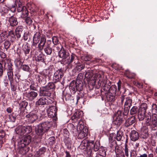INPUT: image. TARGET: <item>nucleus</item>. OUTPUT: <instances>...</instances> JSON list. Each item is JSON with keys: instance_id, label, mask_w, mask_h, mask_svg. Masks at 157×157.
<instances>
[{"instance_id": "f257e3e1", "label": "nucleus", "mask_w": 157, "mask_h": 157, "mask_svg": "<svg viewBox=\"0 0 157 157\" xmlns=\"http://www.w3.org/2000/svg\"><path fill=\"white\" fill-rule=\"evenodd\" d=\"M52 121H47L39 124L35 128L36 134L39 135H43L45 132H47L51 127Z\"/></svg>"}, {"instance_id": "f03ea898", "label": "nucleus", "mask_w": 157, "mask_h": 157, "mask_svg": "<svg viewBox=\"0 0 157 157\" xmlns=\"http://www.w3.org/2000/svg\"><path fill=\"white\" fill-rule=\"evenodd\" d=\"M130 108H124V112L122 113L121 110H118L114 114V123L117 126H120L124 121L123 117L124 116H127L128 114Z\"/></svg>"}, {"instance_id": "7ed1b4c3", "label": "nucleus", "mask_w": 157, "mask_h": 157, "mask_svg": "<svg viewBox=\"0 0 157 157\" xmlns=\"http://www.w3.org/2000/svg\"><path fill=\"white\" fill-rule=\"evenodd\" d=\"M3 63H4V70L6 69L7 71L8 78L11 84L13 79V74L12 71V65L10 59H5Z\"/></svg>"}, {"instance_id": "20e7f679", "label": "nucleus", "mask_w": 157, "mask_h": 157, "mask_svg": "<svg viewBox=\"0 0 157 157\" xmlns=\"http://www.w3.org/2000/svg\"><path fill=\"white\" fill-rule=\"evenodd\" d=\"M147 107V104L146 103H143L138 109V117L140 121H142L144 119Z\"/></svg>"}, {"instance_id": "39448f33", "label": "nucleus", "mask_w": 157, "mask_h": 157, "mask_svg": "<svg viewBox=\"0 0 157 157\" xmlns=\"http://www.w3.org/2000/svg\"><path fill=\"white\" fill-rule=\"evenodd\" d=\"M69 88L71 90L73 91L78 90L80 91L82 89L83 84L79 81H73L70 84Z\"/></svg>"}, {"instance_id": "423d86ee", "label": "nucleus", "mask_w": 157, "mask_h": 157, "mask_svg": "<svg viewBox=\"0 0 157 157\" xmlns=\"http://www.w3.org/2000/svg\"><path fill=\"white\" fill-rule=\"evenodd\" d=\"M39 113L37 111H33L30 113L29 114L25 115L26 117L28 119V121L30 123H33L36 120L39 116Z\"/></svg>"}, {"instance_id": "0eeeda50", "label": "nucleus", "mask_w": 157, "mask_h": 157, "mask_svg": "<svg viewBox=\"0 0 157 157\" xmlns=\"http://www.w3.org/2000/svg\"><path fill=\"white\" fill-rule=\"evenodd\" d=\"M54 87L53 83H49L41 91V93L44 96L50 97L51 95V90Z\"/></svg>"}, {"instance_id": "6e6552de", "label": "nucleus", "mask_w": 157, "mask_h": 157, "mask_svg": "<svg viewBox=\"0 0 157 157\" xmlns=\"http://www.w3.org/2000/svg\"><path fill=\"white\" fill-rule=\"evenodd\" d=\"M52 103V100L48 97H42L40 98L36 102V104L38 105H43L45 104L49 105Z\"/></svg>"}, {"instance_id": "1a4fd4ad", "label": "nucleus", "mask_w": 157, "mask_h": 157, "mask_svg": "<svg viewBox=\"0 0 157 157\" xmlns=\"http://www.w3.org/2000/svg\"><path fill=\"white\" fill-rule=\"evenodd\" d=\"M57 108L55 106H52L49 107L47 110L48 115L50 118H56Z\"/></svg>"}, {"instance_id": "9d476101", "label": "nucleus", "mask_w": 157, "mask_h": 157, "mask_svg": "<svg viewBox=\"0 0 157 157\" xmlns=\"http://www.w3.org/2000/svg\"><path fill=\"white\" fill-rule=\"evenodd\" d=\"M95 77L96 79H95L98 81V85H101L102 83L105 84L106 83V81L105 79L104 78V76L102 72L95 75Z\"/></svg>"}, {"instance_id": "9b49d317", "label": "nucleus", "mask_w": 157, "mask_h": 157, "mask_svg": "<svg viewBox=\"0 0 157 157\" xmlns=\"http://www.w3.org/2000/svg\"><path fill=\"white\" fill-rule=\"evenodd\" d=\"M31 141V137L30 136L28 135L24 137V139L20 141V144H21V147H24L26 145L29 144Z\"/></svg>"}, {"instance_id": "f8f14e48", "label": "nucleus", "mask_w": 157, "mask_h": 157, "mask_svg": "<svg viewBox=\"0 0 157 157\" xmlns=\"http://www.w3.org/2000/svg\"><path fill=\"white\" fill-rule=\"evenodd\" d=\"M69 53L67 52L64 50H60L59 52V56L63 59V60L65 61L68 60L70 58Z\"/></svg>"}, {"instance_id": "ddd939ff", "label": "nucleus", "mask_w": 157, "mask_h": 157, "mask_svg": "<svg viewBox=\"0 0 157 157\" xmlns=\"http://www.w3.org/2000/svg\"><path fill=\"white\" fill-rule=\"evenodd\" d=\"M35 58L37 61H43L45 59V57L44 54L40 51H39L36 52Z\"/></svg>"}, {"instance_id": "4468645a", "label": "nucleus", "mask_w": 157, "mask_h": 157, "mask_svg": "<svg viewBox=\"0 0 157 157\" xmlns=\"http://www.w3.org/2000/svg\"><path fill=\"white\" fill-rule=\"evenodd\" d=\"M63 76V73L61 71V70H59L56 71L54 73L53 78L56 81H58L60 80Z\"/></svg>"}, {"instance_id": "2eb2a0df", "label": "nucleus", "mask_w": 157, "mask_h": 157, "mask_svg": "<svg viewBox=\"0 0 157 157\" xmlns=\"http://www.w3.org/2000/svg\"><path fill=\"white\" fill-rule=\"evenodd\" d=\"M139 137V135L137 132L135 130H132L130 133V138L131 140L135 141L137 140Z\"/></svg>"}, {"instance_id": "dca6fc26", "label": "nucleus", "mask_w": 157, "mask_h": 157, "mask_svg": "<svg viewBox=\"0 0 157 157\" xmlns=\"http://www.w3.org/2000/svg\"><path fill=\"white\" fill-rule=\"evenodd\" d=\"M37 93L34 91H31L29 92L26 94V96L29 100H33L37 96Z\"/></svg>"}, {"instance_id": "f3484780", "label": "nucleus", "mask_w": 157, "mask_h": 157, "mask_svg": "<svg viewBox=\"0 0 157 157\" xmlns=\"http://www.w3.org/2000/svg\"><path fill=\"white\" fill-rule=\"evenodd\" d=\"M135 121V117L134 116L131 117L127 119L124 124V125L126 127H128L130 125H132L133 124Z\"/></svg>"}, {"instance_id": "a211bd4d", "label": "nucleus", "mask_w": 157, "mask_h": 157, "mask_svg": "<svg viewBox=\"0 0 157 157\" xmlns=\"http://www.w3.org/2000/svg\"><path fill=\"white\" fill-rule=\"evenodd\" d=\"M90 143L86 140H83L81 143L79 147L81 149L88 148L90 145Z\"/></svg>"}, {"instance_id": "6ab92c4d", "label": "nucleus", "mask_w": 157, "mask_h": 157, "mask_svg": "<svg viewBox=\"0 0 157 157\" xmlns=\"http://www.w3.org/2000/svg\"><path fill=\"white\" fill-rule=\"evenodd\" d=\"M8 17L9 18V21L11 26H15L17 24L18 22L17 19L15 17L12 16L11 17Z\"/></svg>"}, {"instance_id": "aec40b11", "label": "nucleus", "mask_w": 157, "mask_h": 157, "mask_svg": "<svg viewBox=\"0 0 157 157\" xmlns=\"http://www.w3.org/2000/svg\"><path fill=\"white\" fill-rule=\"evenodd\" d=\"M46 42V38L43 36H42L40 43L38 47L40 50H42L44 48Z\"/></svg>"}, {"instance_id": "412c9836", "label": "nucleus", "mask_w": 157, "mask_h": 157, "mask_svg": "<svg viewBox=\"0 0 157 157\" xmlns=\"http://www.w3.org/2000/svg\"><path fill=\"white\" fill-rule=\"evenodd\" d=\"M21 6L22 7V8L21 11H20V12H21V17L23 18L25 17L28 15V12L25 6H23L22 5Z\"/></svg>"}, {"instance_id": "4be33fe9", "label": "nucleus", "mask_w": 157, "mask_h": 157, "mask_svg": "<svg viewBox=\"0 0 157 157\" xmlns=\"http://www.w3.org/2000/svg\"><path fill=\"white\" fill-rule=\"evenodd\" d=\"M132 100L129 97H127L126 98V101L124 105V106L126 108H130L132 105Z\"/></svg>"}, {"instance_id": "5701e85b", "label": "nucleus", "mask_w": 157, "mask_h": 157, "mask_svg": "<svg viewBox=\"0 0 157 157\" xmlns=\"http://www.w3.org/2000/svg\"><path fill=\"white\" fill-rule=\"evenodd\" d=\"M115 152L117 157H125L123 151L121 150L118 149L117 147H115Z\"/></svg>"}, {"instance_id": "b1692460", "label": "nucleus", "mask_w": 157, "mask_h": 157, "mask_svg": "<svg viewBox=\"0 0 157 157\" xmlns=\"http://www.w3.org/2000/svg\"><path fill=\"white\" fill-rule=\"evenodd\" d=\"M0 11L2 14L6 13L8 12V9L6 6L4 4L0 5Z\"/></svg>"}, {"instance_id": "393cba45", "label": "nucleus", "mask_w": 157, "mask_h": 157, "mask_svg": "<svg viewBox=\"0 0 157 157\" xmlns=\"http://www.w3.org/2000/svg\"><path fill=\"white\" fill-rule=\"evenodd\" d=\"M36 79L39 83L44 84L45 83V79L43 78L41 75H36L35 76Z\"/></svg>"}, {"instance_id": "a878e982", "label": "nucleus", "mask_w": 157, "mask_h": 157, "mask_svg": "<svg viewBox=\"0 0 157 157\" xmlns=\"http://www.w3.org/2000/svg\"><path fill=\"white\" fill-rule=\"evenodd\" d=\"M152 123L153 127H155L157 124V115L153 114L152 115Z\"/></svg>"}, {"instance_id": "bb28decb", "label": "nucleus", "mask_w": 157, "mask_h": 157, "mask_svg": "<svg viewBox=\"0 0 157 157\" xmlns=\"http://www.w3.org/2000/svg\"><path fill=\"white\" fill-rule=\"evenodd\" d=\"M83 115V113L82 111H77L74 114L75 118H79L82 117Z\"/></svg>"}, {"instance_id": "cd10ccee", "label": "nucleus", "mask_w": 157, "mask_h": 157, "mask_svg": "<svg viewBox=\"0 0 157 157\" xmlns=\"http://www.w3.org/2000/svg\"><path fill=\"white\" fill-rule=\"evenodd\" d=\"M30 49V47L28 46V44H23V49L25 52V54L29 53Z\"/></svg>"}, {"instance_id": "c85d7f7f", "label": "nucleus", "mask_w": 157, "mask_h": 157, "mask_svg": "<svg viewBox=\"0 0 157 157\" xmlns=\"http://www.w3.org/2000/svg\"><path fill=\"white\" fill-rule=\"evenodd\" d=\"M29 151L28 149L25 147H22L21 144H20V153L22 155L25 154Z\"/></svg>"}, {"instance_id": "c756f323", "label": "nucleus", "mask_w": 157, "mask_h": 157, "mask_svg": "<svg viewBox=\"0 0 157 157\" xmlns=\"http://www.w3.org/2000/svg\"><path fill=\"white\" fill-rule=\"evenodd\" d=\"M28 103L26 101H23L20 103V110L24 111Z\"/></svg>"}, {"instance_id": "7c9ffc66", "label": "nucleus", "mask_w": 157, "mask_h": 157, "mask_svg": "<svg viewBox=\"0 0 157 157\" xmlns=\"http://www.w3.org/2000/svg\"><path fill=\"white\" fill-rule=\"evenodd\" d=\"M138 111V109L136 106H133L131 109L130 113L131 114L133 115L137 113Z\"/></svg>"}, {"instance_id": "2f4dec72", "label": "nucleus", "mask_w": 157, "mask_h": 157, "mask_svg": "<svg viewBox=\"0 0 157 157\" xmlns=\"http://www.w3.org/2000/svg\"><path fill=\"white\" fill-rule=\"evenodd\" d=\"M44 51L47 55H50L52 53V48L49 46H47L44 48Z\"/></svg>"}, {"instance_id": "473e14b6", "label": "nucleus", "mask_w": 157, "mask_h": 157, "mask_svg": "<svg viewBox=\"0 0 157 157\" xmlns=\"http://www.w3.org/2000/svg\"><path fill=\"white\" fill-rule=\"evenodd\" d=\"M152 112L154 114L157 113V105L155 104H153L152 105Z\"/></svg>"}, {"instance_id": "72a5a7b5", "label": "nucleus", "mask_w": 157, "mask_h": 157, "mask_svg": "<svg viewBox=\"0 0 157 157\" xmlns=\"http://www.w3.org/2000/svg\"><path fill=\"white\" fill-rule=\"evenodd\" d=\"M100 146V144L99 142H96L94 145V150L95 151H98L99 150Z\"/></svg>"}, {"instance_id": "f704fd0d", "label": "nucleus", "mask_w": 157, "mask_h": 157, "mask_svg": "<svg viewBox=\"0 0 157 157\" xmlns=\"http://www.w3.org/2000/svg\"><path fill=\"white\" fill-rule=\"evenodd\" d=\"M122 135V133L121 131H118L116 137L117 140L118 141H120L121 140Z\"/></svg>"}, {"instance_id": "c9c22d12", "label": "nucleus", "mask_w": 157, "mask_h": 157, "mask_svg": "<svg viewBox=\"0 0 157 157\" xmlns=\"http://www.w3.org/2000/svg\"><path fill=\"white\" fill-rule=\"evenodd\" d=\"M86 136V133L83 132H81L78 135V137L80 139H82Z\"/></svg>"}, {"instance_id": "e433bc0d", "label": "nucleus", "mask_w": 157, "mask_h": 157, "mask_svg": "<svg viewBox=\"0 0 157 157\" xmlns=\"http://www.w3.org/2000/svg\"><path fill=\"white\" fill-rule=\"evenodd\" d=\"M4 45L5 48L7 50L10 45V43L9 41L6 40L4 42Z\"/></svg>"}, {"instance_id": "4c0bfd02", "label": "nucleus", "mask_w": 157, "mask_h": 157, "mask_svg": "<svg viewBox=\"0 0 157 157\" xmlns=\"http://www.w3.org/2000/svg\"><path fill=\"white\" fill-rule=\"evenodd\" d=\"M99 153L98 154H100L102 155V156H105L106 155V152L102 148H100L99 151Z\"/></svg>"}, {"instance_id": "58836bf2", "label": "nucleus", "mask_w": 157, "mask_h": 157, "mask_svg": "<svg viewBox=\"0 0 157 157\" xmlns=\"http://www.w3.org/2000/svg\"><path fill=\"white\" fill-rule=\"evenodd\" d=\"M124 151L125 152V154L126 156L128 157L129 156V149H128V145L127 144H125V146L124 149Z\"/></svg>"}, {"instance_id": "ea45409f", "label": "nucleus", "mask_w": 157, "mask_h": 157, "mask_svg": "<svg viewBox=\"0 0 157 157\" xmlns=\"http://www.w3.org/2000/svg\"><path fill=\"white\" fill-rule=\"evenodd\" d=\"M52 40L54 44L57 45L58 44L59 40L57 37L56 36L53 37L52 38Z\"/></svg>"}, {"instance_id": "a19ab883", "label": "nucleus", "mask_w": 157, "mask_h": 157, "mask_svg": "<svg viewBox=\"0 0 157 157\" xmlns=\"http://www.w3.org/2000/svg\"><path fill=\"white\" fill-rule=\"evenodd\" d=\"M151 117H150V116H149V117L146 116H145V120L146 121V123L147 125H150V122L151 121Z\"/></svg>"}, {"instance_id": "79ce46f5", "label": "nucleus", "mask_w": 157, "mask_h": 157, "mask_svg": "<svg viewBox=\"0 0 157 157\" xmlns=\"http://www.w3.org/2000/svg\"><path fill=\"white\" fill-rule=\"evenodd\" d=\"M75 57V56L74 54H72L71 55V58L70 59L67 60V63H68V64H70L71 62H72L73 60H74Z\"/></svg>"}, {"instance_id": "37998d69", "label": "nucleus", "mask_w": 157, "mask_h": 157, "mask_svg": "<svg viewBox=\"0 0 157 157\" xmlns=\"http://www.w3.org/2000/svg\"><path fill=\"white\" fill-rule=\"evenodd\" d=\"M92 56L90 55H86L83 56V58L85 61H90L92 58Z\"/></svg>"}, {"instance_id": "c03bdc74", "label": "nucleus", "mask_w": 157, "mask_h": 157, "mask_svg": "<svg viewBox=\"0 0 157 157\" xmlns=\"http://www.w3.org/2000/svg\"><path fill=\"white\" fill-rule=\"evenodd\" d=\"M20 27L18 26L17 27L15 31V34L17 38L20 37Z\"/></svg>"}, {"instance_id": "a18cd8bd", "label": "nucleus", "mask_w": 157, "mask_h": 157, "mask_svg": "<svg viewBox=\"0 0 157 157\" xmlns=\"http://www.w3.org/2000/svg\"><path fill=\"white\" fill-rule=\"evenodd\" d=\"M21 68L23 70L25 71H28L29 69V66L26 65H23L22 66H21Z\"/></svg>"}, {"instance_id": "49530a36", "label": "nucleus", "mask_w": 157, "mask_h": 157, "mask_svg": "<svg viewBox=\"0 0 157 157\" xmlns=\"http://www.w3.org/2000/svg\"><path fill=\"white\" fill-rule=\"evenodd\" d=\"M21 128V131L23 133L26 132L27 131V130L28 129V128L24 126H21V127L20 126V128Z\"/></svg>"}, {"instance_id": "de8ad7c7", "label": "nucleus", "mask_w": 157, "mask_h": 157, "mask_svg": "<svg viewBox=\"0 0 157 157\" xmlns=\"http://www.w3.org/2000/svg\"><path fill=\"white\" fill-rule=\"evenodd\" d=\"M40 40L37 38L33 37V41L34 45H36L39 42Z\"/></svg>"}, {"instance_id": "09e8293b", "label": "nucleus", "mask_w": 157, "mask_h": 157, "mask_svg": "<svg viewBox=\"0 0 157 157\" xmlns=\"http://www.w3.org/2000/svg\"><path fill=\"white\" fill-rule=\"evenodd\" d=\"M4 71L3 67L2 64L0 63V76L1 77L3 75Z\"/></svg>"}, {"instance_id": "8fccbe9b", "label": "nucleus", "mask_w": 157, "mask_h": 157, "mask_svg": "<svg viewBox=\"0 0 157 157\" xmlns=\"http://www.w3.org/2000/svg\"><path fill=\"white\" fill-rule=\"evenodd\" d=\"M25 21L27 24H30L32 23V20L29 17H27L25 19Z\"/></svg>"}, {"instance_id": "3c124183", "label": "nucleus", "mask_w": 157, "mask_h": 157, "mask_svg": "<svg viewBox=\"0 0 157 157\" xmlns=\"http://www.w3.org/2000/svg\"><path fill=\"white\" fill-rule=\"evenodd\" d=\"M55 137L52 136L50 137L49 139V141L52 144L55 143Z\"/></svg>"}, {"instance_id": "603ef678", "label": "nucleus", "mask_w": 157, "mask_h": 157, "mask_svg": "<svg viewBox=\"0 0 157 157\" xmlns=\"http://www.w3.org/2000/svg\"><path fill=\"white\" fill-rule=\"evenodd\" d=\"M5 133L4 131L3 130H0V137L2 138L4 137L5 135Z\"/></svg>"}, {"instance_id": "864d4df0", "label": "nucleus", "mask_w": 157, "mask_h": 157, "mask_svg": "<svg viewBox=\"0 0 157 157\" xmlns=\"http://www.w3.org/2000/svg\"><path fill=\"white\" fill-rule=\"evenodd\" d=\"M5 37L4 36L3 34H1L0 35V43H2L5 40Z\"/></svg>"}, {"instance_id": "5fc2aeb1", "label": "nucleus", "mask_w": 157, "mask_h": 157, "mask_svg": "<svg viewBox=\"0 0 157 157\" xmlns=\"http://www.w3.org/2000/svg\"><path fill=\"white\" fill-rule=\"evenodd\" d=\"M15 65L18 67L20 65V59L19 58L16 59L14 61Z\"/></svg>"}, {"instance_id": "6e6d98bb", "label": "nucleus", "mask_w": 157, "mask_h": 157, "mask_svg": "<svg viewBox=\"0 0 157 157\" xmlns=\"http://www.w3.org/2000/svg\"><path fill=\"white\" fill-rule=\"evenodd\" d=\"M33 37L37 38V39H38L40 40V34L39 33H36L34 35Z\"/></svg>"}, {"instance_id": "4d7b16f0", "label": "nucleus", "mask_w": 157, "mask_h": 157, "mask_svg": "<svg viewBox=\"0 0 157 157\" xmlns=\"http://www.w3.org/2000/svg\"><path fill=\"white\" fill-rule=\"evenodd\" d=\"M125 96L124 95H122L121 97L120 98V99L121 104H123L124 101V99Z\"/></svg>"}, {"instance_id": "13d9d810", "label": "nucleus", "mask_w": 157, "mask_h": 157, "mask_svg": "<svg viewBox=\"0 0 157 157\" xmlns=\"http://www.w3.org/2000/svg\"><path fill=\"white\" fill-rule=\"evenodd\" d=\"M121 82L120 81V80H119L118 82L117 83V89L118 91H120V90L121 88Z\"/></svg>"}, {"instance_id": "bf43d9fd", "label": "nucleus", "mask_w": 157, "mask_h": 157, "mask_svg": "<svg viewBox=\"0 0 157 157\" xmlns=\"http://www.w3.org/2000/svg\"><path fill=\"white\" fill-rule=\"evenodd\" d=\"M112 89L114 90V92H113V93L114 94L115 93L117 90L116 88V86H113L112 87H111V88L110 89V91H111V90H112Z\"/></svg>"}, {"instance_id": "052dcab7", "label": "nucleus", "mask_w": 157, "mask_h": 157, "mask_svg": "<svg viewBox=\"0 0 157 157\" xmlns=\"http://www.w3.org/2000/svg\"><path fill=\"white\" fill-rule=\"evenodd\" d=\"M62 48V46H61V45H60L59 46H58L56 47V49L58 51V52H59L60 50H62L61 49Z\"/></svg>"}, {"instance_id": "680f3d73", "label": "nucleus", "mask_w": 157, "mask_h": 157, "mask_svg": "<svg viewBox=\"0 0 157 157\" xmlns=\"http://www.w3.org/2000/svg\"><path fill=\"white\" fill-rule=\"evenodd\" d=\"M137 157H147V154H144Z\"/></svg>"}, {"instance_id": "e2e57ef3", "label": "nucleus", "mask_w": 157, "mask_h": 157, "mask_svg": "<svg viewBox=\"0 0 157 157\" xmlns=\"http://www.w3.org/2000/svg\"><path fill=\"white\" fill-rule=\"evenodd\" d=\"M1 56L2 58H4L6 57V56L5 53L2 52L1 54Z\"/></svg>"}, {"instance_id": "0e129e2a", "label": "nucleus", "mask_w": 157, "mask_h": 157, "mask_svg": "<svg viewBox=\"0 0 157 157\" xmlns=\"http://www.w3.org/2000/svg\"><path fill=\"white\" fill-rule=\"evenodd\" d=\"M65 153H66V155L65 157H71L70 155L68 152L66 151Z\"/></svg>"}, {"instance_id": "69168bd1", "label": "nucleus", "mask_w": 157, "mask_h": 157, "mask_svg": "<svg viewBox=\"0 0 157 157\" xmlns=\"http://www.w3.org/2000/svg\"><path fill=\"white\" fill-rule=\"evenodd\" d=\"M6 110H7V111L8 113H11L12 112V110L10 108H8Z\"/></svg>"}, {"instance_id": "338daca9", "label": "nucleus", "mask_w": 157, "mask_h": 157, "mask_svg": "<svg viewBox=\"0 0 157 157\" xmlns=\"http://www.w3.org/2000/svg\"><path fill=\"white\" fill-rule=\"evenodd\" d=\"M104 156H102V155L100 154H97L96 155L95 157H104Z\"/></svg>"}, {"instance_id": "774afa93", "label": "nucleus", "mask_w": 157, "mask_h": 157, "mask_svg": "<svg viewBox=\"0 0 157 157\" xmlns=\"http://www.w3.org/2000/svg\"><path fill=\"white\" fill-rule=\"evenodd\" d=\"M79 68H78V69H80V70H81L84 68V67L83 66H79Z\"/></svg>"}]
</instances>
